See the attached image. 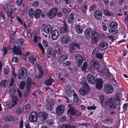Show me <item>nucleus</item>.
<instances>
[{
  "mask_svg": "<svg viewBox=\"0 0 128 128\" xmlns=\"http://www.w3.org/2000/svg\"><path fill=\"white\" fill-rule=\"evenodd\" d=\"M82 86L79 90V92L82 96H84L87 94L90 91V87L88 83L86 82H84L82 83Z\"/></svg>",
  "mask_w": 128,
  "mask_h": 128,
  "instance_id": "obj_1",
  "label": "nucleus"
},
{
  "mask_svg": "<svg viewBox=\"0 0 128 128\" xmlns=\"http://www.w3.org/2000/svg\"><path fill=\"white\" fill-rule=\"evenodd\" d=\"M104 105L106 106H108L109 109L110 110H114L116 108V104L113 98L106 100Z\"/></svg>",
  "mask_w": 128,
  "mask_h": 128,
  "instance_id": "obj_2",
  "label": "nucleus"
},
{
  "mask_svg": "<svg viewBox=\"0 0 128 128\" xmlns=\"http://www.w3.org/2000/svg\"><path fill=\"white\" fill-rule=\"evenodd\" d=\"M27 74L26 69L24 67H22L19 71L18 78L19 79L23 80L26 77Z\"/></svg>",
  "mask_w": 128,
  "mask_h": 128,
  "instance_id": "obj_3",
  "label": "nucleus"
},
{
  "mask_svg": "<svg viewBox=\"0 0 128 128\" xmlns=\"http://www.w3.org/2000/svg\"><path fill=\"white\" fill-rule=\"evenodd\" d=\"M91 37L92 42L95 44H97L99 40L98 32L95 30H93Z\"/></svg>",
  "mask_w": 128,
  "mask_h": 128,
  "instance_id": "obj_4",
  "label": "nucleus"
},
{
  "mask_svg": "<svg viewBox=\"0 0 128 128\" xmlns=\"http://www.w3.org/2000/svg\"><path fill=\"white\" fill-rule=\"evenodd\" d=\"M57 11V8H52L47 14V16L50 18H52L56 15Z\"/></svg>",
  "mask_w": 128,
  "mask_h": 128,
  "instance_id": "obj_5",
  "label": "nucleus"
},
{
  "mask_svg": "<svg viewBox=\"0 0 128 128\" xmlns=\"http://www.w3.org/2000/svg\"><path fill=\"white\" fill-rule=\"evenodd\" d=\"M75 58L78 66L80 68L83 61L82 57L80 54H78L76 55Z\"/></svg>",
  "mask_w": 128,
  "mask_h": 128,
  "instance_id": "obj_6",
  "label": "nucleus"
},
{
  "mask_svg": "<svg viewBox=\"0 0 128 128\" xmlns=\"http://www.w3.org/2000/svg\"><path fill=\"white\" fill-rule=\"evenodd\" d=\"M37 113L34 111L32 112L29 116V119L30 122H36L37 120Z\"/></svg>",
  "mask_w": 128,
  "mask_h": 128,
  "instance_id": "obj_7",
  "label": "nucleus"
},
{
  "mask_svg": "<svg viewBox=\"0 0 128 128\" xmlns=\"http://www.w3.org/2000/svg\"><path fill=\"white\" fill-rule=\"evenodd\" d=\"M77 111L75 108L73 107H71L68 110L67 113L69 115L75 116V117L74 118H76V116L79 115V114H76Z\"/></svg>",
  "mask_w": 128,
  "mask_h": 128,
  "instance_id": "obj_8",
  "label": "nucleus"
},
{
  "mask_svg": "<svg viewBox=\"0 0 128 128\" xmlns=\"http://www.w3.org/2000/svg\"><path fill=\"white\" fill-rule=\"evenodd\" d=\"M104 91L107 94H110L113 92L114 88L112 86L108 84H104Z\"/></svg>",
  "mask_w": 128,
  "mask_h": 128,
  "instance_id": "obj_9",
  "label": "nucleus"
},
{
  "mask_svg": "<svg viewBox=\"0 0 128 128\" xmlns=\"http://www.w3.org/2000/svg\"><path fill=\"white\" fill-rule=\"evenodd\" d=\"M60 33L65 35H67L69 32V30L65 23H64V26L60 29Z\"/></svg>",
  "mask_w": 128,
  "mask_h": 128,
  "instance_id": "obj_10",
  "label": "nucleus"
},
{
  "mask_svg": "<svg viewBox=\"0 0 128 128\" xmlns=\"http://www.w3.org/2000/svg\"><path fill=\"white\" fill-rule=\"evenodd\" d=\"M12 49L13 53L16 55H21L22 54L21 47L18 46H16L15 45H14L13 48H12Z\"/></svg>",
  "mask_w": 128,
  "mask_h": 128,
  "instance_id": "obj_11",
  "label": "nucleus"
},
{
  "mask_svg": "<svg viewBox=\"0 0 128 128\" xmlns=\"http://www.w3.org/2000/svg\"><path fill=\"white\" fill-rule=\"evenodd\" d=\"M87 79L88 82L90 84H94L96 82L94 77L91 74H89L87 75Z\"/></svg>",
  "mask_w": 128,
  "mask_h": 128,
  "instance_id": "obj_12",
  "label": "nucleus"
},
{
  "mask_svg": "<svg viewBox=\"0 0 128 128\" xmlns=\"http://www.w3.org/2000/svg\"><path fill=\"white\" fill-rule=\"evenodd\" d=\"M64 109V106L60 105L58 106L56 109V113L57 115L60 116L63 112Z\"/></svg>",
  "mask_w": 128,
  "mask_h": 128,
  "instance_id": "obj_13",
  "label": "nucleus"
},
{
  "mask_svg": "<svg viewBox=\"0 0 128 128\" xmlns=\"http://www.w3.org/2000/svg\"><path fill=\"white\" fill-rule=\"evenodd\" d=\"M96 88L98 90L100 89L103 86V82L102 79L100 78H96Z\"/></svg>",
  "mask_w": 128,
  "mask_h": 128,
  "instance_id": "obj_14",
  "label": "nucleus"
},
{
  "mask_svg": "<svg viewBox=\"0 0 128 128\" xmlns=\"http://www.w3.org/2000/svg\"><path fill=\"white\" fill-rule=\"evenodd\" d=\"M92 30L90 28L87 29L84 32V34L86 38L90 39L91 38V36L93 32Z\"/></svg>",
  "mask_w": 128,
  "mask_h": 128,
  "instance_id": "obj_15",
  "label": "nucleus"
},
{
  "mask_svg": "<svg viewBox=\"0 0 128 128\" xmlns=\"http://www.w3.org/2000/svg\"><path fill=\"white\" fill-rule=\"evenodd\" d=\"M38 115L40 120L42 121H44L46 120L48 116L47 114L44 112L39 113Z\"/></svg>",
  "mask_w": 128,
  "mask_h": 128,
  "instance_id": "obj_16",
  "label": "nucleus"
},
{
  "mask_svg": "<svg viewBox=\"0 0 128 128\" xmlns=\"http://www.w3.org/2000/svg\"><path fill=\"white\" fill-rule=\"evenodd\" d=\"M54 50L58 55L61 54L63 50L62 46L60 44L56 45L54 47Z\"/></svg>",
  "mask_w": 128,
  "mask_h": 128,
  "instance_id": "obj_17",
  "label": "nucleus"
},
{
  "mask_svg": "<svg viewBox=\"0 0 128 128\" xmlns=\"http://www.w3.org/2000/svg\"><path fill=\"white\" fill-rule=\"evenodd\" d=\"M108 46V44L106 42H101L98 44V48L100 50H103L106 49Z\"/></svg>",
  "mask_w": 128,
  "mask_h": 128,
  "instance_id": "obj_18",
  "label": "nucleus"
},
{
  "mask_svg": "<svg viewBox=\"0 0 128 128\" xmlns=\"http://www.w3.org/2000/svg\"><path fill=\"white\" fill-rule=\"evenodd\" d=\"M94 15L95 18L97 20L100 19L102 16V14L99 10L96 11L94 12Z\"/></svg>",
  "mask_w": 128,
  "mask_h": 128,
  "instance_id": "obj_19",
  "label": "nucleus"
},
{
  "mask_svg": "<svg viewBox=\"0 0 128 128\" xmlns=\"http://www.w3.org/2000/svg\"><path fill=\"white\" fill-rule=\"evenodd\" d=\"M52 36L53 40H56L59 37V33L58 31L56 30H54L52 32Z\"/></svg>",
  "mask_w": 128,
  "mask_h": 128,
  "instance_id": "obj_20",
  "label": "nucleus"
},
{
  "mask_svg": "<svg viewBox=\"0 0 128 128\" xmlns=\"http://www.w3.org/2000/svg\"><path fill=\"white\" fill-rule=\"evenodd\" d=\"M52 30V27L50 25H46L44 28V32L48 34H50Z\"/></svg>",
  "mask_w": 128,
  "mask_h": 128,
  "instance_id": "obj_21",
  "label": "nucleus"
},
{
  "mask_svg": "<svg viewBox=\"0 0 128 128\" xmlns=\"http://www.w3.org/2000/svg\"><path fill=\"white\" fill-rule=\"evenodd\" d=\"M70 40V37L67 35L64 36L60 40L61 42L63 44H66Z\"/></svg>",
  "mask_w": 128,
  "mask_h": 128,
  "instance_id": "obj_22",
  "label": "nucleus"
},
{
  "mask_svg": "<svg viewBox=\"0 0 128 128\" xmlns=\"http://www.w3.org/2000/svg\"><path fill=\"white\" fill-rule=\"evenodd\" d=\"M90 64L92 67L98 69L100 67V64L97 61H92L91 62Z\"/></svg>",
  "mask_w": 128,
  "mask_h": 128,
  "instance_id": "obj_23",
  "label": "nucleus"
},
{
  "mask_svg": "<svg viewBox=\"0 0 128 128\" xmlns=\"http://www.w3.org/2000/svg\"><path fill=\"white\" fill-rule=\"evenodd\" d=\"M68 56L66 54H64L60 56L58 61L60 64L62 63L63 62L68 58Z\"/></svg>",
  "mask_w": 128,
  "mask_h": 128,
  "instance_id": "obj_24",
  "label": "nucleus"
},
{
  "mask_svg": "<svg viewBox=\"0 0 128 128\" xmlns=\"http://www.w3.org/2000/svg\"><path fill=\"white\" fill-rule=\"evenodd\" d=\"M42 10L40 9L36 10L34 12V17L36 19L40 17Z\"/></svg>",
  "mask_w": 128,
  "mask_h": 128,
  "instance_id": "obj_25",
  "label": "nucleus"
},
{
  "mask_svg": "<svg viewBox=\"0 0 128 128\" xmlns=\"http://www.w3.org/2000/svg\"><path fill=\"white\" fill-rule=\"evenodd\" d=\"M74 13H71L70 14L68 19V23L71 24L73 21L74 19Z\"/></svg>",
  "mask_w": 128,
  "mask_h": 128,
  "instance_id": "obj_26",
  "label": "nucleus"
},
{
  "mask_svg": "<svg viewBox=\"0 0 128 128\" xmlns=\"http://www.w3.org/2000/svg\"><path fill=\"white\" fill-rule=\"evenodd\" d=\"M32 83L33 82L32 78H28L27 80V83L26 87L31 88Z\"/></svg>",
  "mask_w": 128,
  "mask_h": 128,
  "instance_id": "obj_27",
  "label": "nucleus"
},
{
  "mask_svg": "<svg viewBox=\"0 0 128 128\" xmlns=\"http://www.w3.org/2000/svg\"><path fill=\"white\" fill-rule=\"evenodd\" d=\"M12 100L11 104L12 106H14L17 104L18 99V97L16 96H12Z\"/></svg>",
  "mask_w": 128,
  "mask_h": 128,
  "instance_id": "obj_28",
  "label": "nucleus"
},
{
  "mask_svg": "<svg viewBox=\"0 0 128 128\" xmlns=\"http://www.w3.org/2000/svg\"><path fill=\"white\" fill-rule=\"evenodd\" d=\"M74 102L77 105L80 102V100L77 94L74 92L73 94Z\"/></svg>",
  "mask_w": 128,
  "mask_h": 128,
  "instance_id": "obj_29",
  "label": "nucleus"
},
{
  "mask_svg": "<svg viewBox=\"0 0 128 128\" xmlns=\"http://www.w3.org/2000/svg\"><path fill=\"white\" fill-rule=\"evenodd\" d=\"M102 72L106 74V76H110L112 75L111 74L109 71V69L108 68H105L102 70Z\"/></svg>",
  "mask_w": 128,
  "mask_h": 128,
  "instance_id": "obj_30",
  "label": "nucleus"
},
{
  "mask_svg": "<svg viewBox=\"0 0 128 128\" xmlns=\"http://www.w3.org/2000/svg\"><path fill=\"white\" fill-rule=\"evenodd\" d=\"M75 28L78 34H81L83 32V30L82 28L80 27V25H76Z\"/></svg>",
  "mask_w": 128,
  "mask_h": 128,
  "instance_id": "obj_31",
  "label": "nucleus"
},
{
  "mask_svg": "<svg viewBox=\"0 0 128 128\" xmlns=\"http://www.w3.org/2000/svg\"><path fill=\"white\" fill-rule=\"evenodd\" d=\"M53 81V80L52 78L51 77H50L48 80H45L44 83L46 86H50L52 84Z\"/></svg>",
  "mask_w": 128,
  "mask_h": 128,
  "instance_id": "obj_32",
  "label": "nucleus"
},
{
  "mask_svg": "<svg viewBox=\"0 0 128 128\" xmlns=\"http://www.w3.org/2000/svg\"><path fill=\"white\" fill-rule=\"evenodd\" d=\"M26 91H25L24 94V96L27 97L29 96V94L30 92V88L26 87Z\"/></svg>",
  "mask_w": 128,
  "mask_h": 128,
  "instance_id": "obj_33",
  "label": "nucleus"
},
{
  "mask_svg": "<svg viewBox=\"0 0 128 128\" xmlns=\"http://www.w3.org/2000/svg\"><path fill=\"white\" fill-rule=\"evenodd\" d=\"M110 27L113 28H116L118 27V24L116 22H113L110 23L109 24Z\"/></svg>",
  "mask_w": 128,
  "mask_h": 128,
  "instance_id": "obj_34",
  "label": "nucleus"
},
{
  "mask_svg": "<svg viewBox=\"0 0 128 128\" xmlns=\"http://www.w3.org/2000/svg\"><path fill=\"white\" fill-rule=\"evenodd\" d=\"M7 84L6 80H4L0 82V86L2 88H5L7 86Z\"/></svg>",
  "mask_w": 128,
  "mask_h": 128,
  "instance_id": "obj_35",
  "label": "nucleus"
},
{
  "mask_svg": "<svg viewBox=\"0 0 128 128\" xmlns=\"http://www.w3.org/2000/svg\"><path fill=\"white\" fill-rule=\"evenodd\" d=\"M30 104H28L24 106L23 109V110L24 112H27L30 111Z\"/></svg>",
  "mask_w": 128,
  "mask_h": 128,
  "instance_id": "obj_36",
  "label": "nucleus"
},
{
  "mask_svg": "<svg viewBox=\"0 0 128 128\" xmlns=\"http://www.w3.org/2000/svg\"><path fill=\"white\" fill-rule=\"evenodd\" d=\"M24 42V40L23 39L20 38L17 40L16 44L18 46L21 47V46H22Z\"/></svg>",
  "mask_w": 128,
  "mask_h": 128,
  "instance_id": "obj_37",
  "label": "nucleus"
},
{
  "mask_svg": "<svg viewBox=\"0 0 128 128\" xmlns=\"http://www.w3.org/2000/svg\"><path fill=\"white\" fill-rule=\"evenodd\" d=\"M34 9L32 8H30L29 10L28 14L30 17L32 18L34 16Z\"/></svg>",
  "mask_w": 128,
  "mask_h": 128,
  "instance_id": "obj_38",
  "label": "nucleus"
},
{
  "mask_svg": "<svg viewBox=\"0 0 128 128\" xmlns=\"http://www.w3.org/2000/svg\"><path fill=\"white\" fill-rule=\"evenodd\" d=\"M115 101V103L116 104V105L119 104L120 102V97L118 95H116L114 98Z\"/></svg>",
  "mask_w": 128,
  "mask_h": 128,
  "instance_id": "obj_39",
  "label": "nucleus"
},
{
  "mask_svg": "<svg viewBox=\"0 0 128 128\" xmlns=\"http://www.w3.org/2000/svg\"><path fill=\"white\" fill-rule=\"evenodd\" d=\"M13 119V117L12 116L6 115L4 118V120L6 121H11Z\"/></svg>",
  "mask_w": 128,
  "mask_h": 128,
  "instance_id": "obj_40",
  "label": "nucleus"
},
{
  "mask_svg": "<svg viewBox=\"0 0 128 128\" xmlns=\"http://www.w3.org/2000/svg\"><path fill=\"white\" fill-rule=\"evenodd\" d=\"M103 122L108 124H111L112 122V118H106L103 120Z\"/></svg>",
  "mask_w": 128,
  "mask_h": 128,
  "instance_id": "obj_41",
  "label": "nucleus"
},
{
  "mask_svg": "<svg viewBox=\"0 0 128 128\" xmlns=\"http://www.w3.org/2000/svg\"><path fill=\"white\" fill-rule=\"evenodd\" d=\"M75 49L76 48L70 44L68 49L69 52L70 54H72L74 52Z\"/></svg>",
  "mask_w": 128,
  "mask_h": 128,
  "instance_id": "obj_42",
  "label": "nucleus"
},
{
  "mask_svg": "<svg viewBox=\"0 0 128 128\" xmlns=\"http://www.w3.org/2000/svg\"><path fill=\"white\" fill-rule=\"evenodd\" d=\"M8 17H11L12 14V8L9 9L7 10L6 13Z\"/></svg>",
  "mask_w": 128,
  "mask_h": 128,
  "instance_id": "obj_43",
  "label": "nucleus"
},
{
  "mask_svg": "<svg viewBox=\"0 0 128 128\" xmlns=\"http://www.w3.org/2000/svg\"><path fill=\"white\" fill-rule=\"evenodd\" d=\"M73 47H77L78 49H80V44L79 43L76 42H72L70 44Z\"/></svg>",
  "mask_w": 128,
  "mask_h": 128,
  "instance_id": "obj_44",
  "label": "nucleus"
},
{
  "mask_svg": "<svg viewBox=\"0 0 128 128\" xmlns=\"http://www.w3.org/2000/svg\"><path fill=\"white\" fill-rule=\"evenodd\" d=\"M87 8V6L86 5L82 6L81 8L82 12L83 14H85Z\"/></svg>",
  "mask_w": 128,
  "mask_h": 128,
  "instance_id": "obj_45",
  "label": "nucleus"
},
{
  "mask_svg": "<svg viewBox=\"0 0 128 128\" xmlns=\"http://www.w3.org/2000/svg\"><path fill=\"white\" fill-rule=\"evenodd\" d=\"M103 11L105 15L112 16L113 14L112 13L109 12L106 10H104Z\"/></svg>",
  "mask_w": 128,
  "mask_h": 128,
  "instance_id": "obj_46",
  "label": "nucleus"
},
{
  "mask_svg": "<svg viewBox=\"0 0 128 128\" xmlns=\"http://www.w3.org/2000/svg\"><path fill=\"white\" fill-rule=\"evenodd\" d=\"M38 46L42 52V54H44V48L40 43H39L38 44Z\"/></svg>",
  "mask_w": 128,
  "mask_h": 128,
  "instance_id": "obj_47",
  "label": "nucleus"
},
{
  "mask_svg": "<svg viewBox=\"0 0 128 128\" xmlns=\"http://www.w3.org/2000/svg\"><path fill=\"white\" fill-rule=\"evenodd\" d=\"M54 121L53 120L51 119H49L47 120L46 123L47 124L51 126L54 123Z\"/></svg>",
  "mask_w": 128,
  "mask_h": 128,
  "instance_id": "obj_48",
  "label": "nucleus"
},
{
  "mask_svg": "<svg viewBox=\"0 0 128 128\" xmlns=\"http://www.w3.org/2000/svg\"><path fill=\"white\" fill-rule=\"evenodd\" d=\"M109 32L112 34H117L118 32V30L117 29H112L109 30Z\"/></svg>",
  "mask_w": 128,
  "mask_h": 128,
  "instance_id": "obj_49",
  "label": "nucleus"
},
{
  "mask_svg": "<svg viewBox=\"0 0 128 128\" xmlns=\"http://www.w3.org/2000/svg\"><path fill=\"white\" fill-rule=\"evenodd\" d=\"M104 54L100 53H98L96 55V57L99 59H102L103 56Z\"/></svg>",
  "mask_w": 128,
  "mask_h": 128,
  "instance_id": "obj_50",
  "label": "nucleus"
},
{
  "mask_svg": "<svg viewBox=\"0 0 128 128\" xmlns=\"http://www.w3.org/2000/svg\"><path fill=\"white\" fill-rule=\"evenodd\" d=\"M87 66V64L86 62H84L83 64L81 69L82 71H85L86 70Z\"/></svg>",
  "mask_w": 128,
  "mask_h": 128,
  "instance_id": "obj_51",
  "label": "nucleus"
},
{
  "mask_svg": "<svg viewBox=\"0 0 128 128\" xmlns=\"http://www.w3.org/2000/svg\"><path fill=\"white\" fill-rule=\"evenodd\" d=\"M64 126L65 128H75L76 127V126L74 125L68 124H66Z\"/></svg>",
  "mask_w": 128,
  "mask_h": 128,
  "instance_id": "obj_52",
  "label": "nucleus"
},
{
  "mask_svg": "<svg viewBox=\"0 0 128 128\" xmlns=\"http://www.w3.org/2000/svg\"><path fill=\"white\" fill-rule=\"evenodd\" d=\"M25 85V82L24 81L21 82L20 86V89L22 90L24 89Z\"/></svg>",
  "mask_w": 128,
  "mask_h": 128,
  "instance_id": "obj_53",
  "label": "nucleus"
},
{
  "mask_svg": "<svg viewBox=\"0 0 128 128\" xmlns=\"http://www.w3.org/2000/svg\"><path fill=\"white\" fill-rule=\"evenodd\" d=\"M24 0H17L16 1V4L18 6H20L22 4V2Z\"/></svg>",
  "mask_w": 128,
  "mask_h": 128,
  "instance_id": "obj_54",
  "label": "nucleus"
},
{
  "mask_svg": "<svg viewBox=\"0 0 128 128\" xmlns=\"http://www.w3.org/2000/svg\"><path fill=\"white\" fill-rule=\"evenodd\" d=\"M117 36H109V38L112 41H113L116 38Z\"/></svg>",
  "mask_w": 128,
  "mask_h": 128,
  "instance_id": "obj_55",
  "label": "nucleus"
},
{
  "mask_svg": "<svg viewBox=\"0 0 128 128\" xmlns=\"http://www.w3.org/2000/svg\"><path fill=\"white\" fill-rule=\"evenodd\" d=\"M43 71H42L41 72H39V74L38 75H36V77L38 78H40L43 75Z\"/></svg>",
  "mask_w": 128,
  "mask_h": 128,
  "instance_id": "obj_56",
  "label": "nucleus"
},
{
  "mask_svg": "<svg viewBox=\"0 0 128 128\" xmlns=\"http://www.w3.org/2000/svg\"><path fill=\"white\" fill-rule=\"evenodd\" d=\"M14 36L13 35L11 36L10 39V44L12 45V43H13L14 42Z\"/></svg>",
  "mask_w": 128,
  "mask_h": 128,
  "instance_id": "obj_57",
  "label": "nucleus"
},
{
  "mask_svg": "<svg viewBox=\"0 0 128 128\" xmlns=\"http://www.w3.org/2000/svg\"><path fill=\"white\" fill-rule=\"evenodd\" d=\"M18 58L17 57H14L12 58V61L13 62H18Z\"/></svg>",
  "mask_w": 128,
  "mask_h": 128,
  "instance_id": "obj_58",
  "label": "nucleus"
},
{
  "mask_svg": "<svg viewBox=\"0 0 128 128\" xmlns=\"http://www.w3.org/2000/svg\"><path fill=\"white\" fill-rule=\"evenodd\" d=\"M70 64L71 62H70L69 61H66L64 63L63 66H66L70 65Z\"/></svg>",
  "mask_w": 128,
  "mask_h": 128,
  "instance_id": "obj_59",
  "label": "nucleus"
},
{
  "mask_svg": "<svg viewBox=\"0 0 128 128\" xmlns=\"http://www.w3.org/2000/svg\"><path fill=\"white\" fill-rule=\"evenodd\" d=\"M42 43L43 45L45 47H47L48 46V44L47 41L45 40H43L42 41Z\"/></svg>",
  "mask_w": 128,
  "mask_h": 128,
  "instance_id": "obj_60",
  "label": "nucleus"
},
{
  "mask_svg": "<svg viewBox=\"0 0 128 128\" xmlns=\"http://www.w3.org/2000/svg\"><path fill=\"white\" fill-rule=\"evenodd\" d=\"M46 109L48 111H51L52 110V106L48 105L46 106Z\"/></svg>",
  "mask_w": 128,
  "mask_h": 128,
  "instance_id": "obj_61",
  "label": "nucleus"
},
{
  "mask_svg": "<svg viewBox=\"0 0 128 128\" xmlns=\"http://www.w3.org/2000/svg\"><path fill=\"white\" fill-rule=\"evenodd\" d=\"M87 109L88 110H90V109H94L95 110L96 108L95 106L94 105H93V106H87Z\"/></svg>",
  "mask_w": 128,
  "mask_h": 128,
  "instance_id": "obj_62",
  "label": "nucleus"
},
{
  "mask_svg": "<svg viewBox=\"0 0 128 128\" xmlns=\"http://www.w3.org/2000/svg\"><path fill=\"white\" fill-rule=\"evenodd\" d=\"M22 112V110L21 108H18L16 110V112L18 114H20Z\"/></svg>",
  "mask_w": 128,
  "mask_h": 128,
  "instance_id": "obj_63",
  "label": "nucleus"
},
{
  "mask_svg": "<svg viewBox=\"0 0 128 128\" xmlns=\"http://www.w3.org/2000/svg\"><path fill=\"white\" fill-rule=\"evenodd\" d=\"M0 16H1L4 20H6V18L4 14L2 12H0Z\"/></svg>",
  "mask_w": 128,
  "mask_h": 128,
  "instance_id": "obj_64",
  "label": "nucleus"
}]
</instances>
